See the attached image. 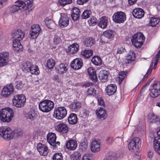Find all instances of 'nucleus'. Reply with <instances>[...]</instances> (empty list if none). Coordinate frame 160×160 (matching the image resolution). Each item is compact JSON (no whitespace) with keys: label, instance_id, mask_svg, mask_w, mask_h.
I'll use <instances>...</instances> for the list:
<instances>
[{"label":"nucleus","instance_id":"obj_6","mask_svg":"<svg viewBox=\"0 0 160 160\" xmlns=\"http://www.w3.org/2000/svg\"><path fill=\"white\" fill-rule=\"evenodd\" d=\"M25 101V97L23 94L16 95L14 96L12 99L13 105L19 108L23 106Z\"/></svg>","mask_w":160,"mask_h":160},{"label":"nucleus","instance_id":"obj_56","mask_svg":"<svg viewBox=\"0 0 160 160\" xmlns=\"http://www.w3.org/2000/svg\"><path fill=\"white\" fill-rule=\"evenodd\" d=\"M24 84L22 81H18L16 86V88L18 89H21L23 88Z\"/></svg>","mask_w":160,"mask_h":160},{"label":"nucleus","instance_id":"obj_17","mask_svg":"<svg viewBox=\"0 0 160 160\" xmlns=\"http://www.w3.org/2000/svg\"><path fill=\"white\" fill-rule=\"evenodd\" d=\"M55 128L57 131L63 134L67 133L68 131V127L64 123H60L58 124Z\"/></svg>","mask_w":160,"mask_h":160},{"label":"nucleus","instance_id":"obj_63","mask_svg":"<svg viewBox=\"0 0 160 160\" xmlns=\"http://www.w3.org/2000/svg\"><path fill=\"white\" fill-rule=\"evenodd\" d=\"M141 158L140 155L137 154H135L133 156V160H139Z\"/></svg>","mask_w":160,"mask_h":160},{"label":"nucleus","instance_id":"obj_2","mask_svg":"<svg viewBox=\"0 0 160 160\" xmlns=\"http://www.w3.org/2000/svg\"><path fill=\"white\" fill-rule=\"evenodd\" d=\"M54 102L50 100L45 99L41 101L39 104V110L44 112H48L54 108Z\"/></svg>","mask_w":160,"mask_h":160},{"label":"nucleus","instance_id":"obj_20","mask_svg":"<svg viewBox=\"0 0 160 160\" xmlns=\"http://www.w3.org/2000/svg\"><path fill=\"white\" fill-rule=\"evenodd\" d=\"M24 36V33L20 30L18 29L12 34V37L14 40L19 41L22 40Z\"/></svg>","mask_w":160,"mask_h":160},{"label":"nucleus","instance_id":"obj_54","mask_svg":"<svg viewBox=\"0 0 160 160\" xmlns=\"http://www.w3.org/2000/svg\"><path fill=\"white\" fill-rule=\"evenodd\" d=\"M53 160H63L62 156L61 153H56L53 156Z\"/></svg>","mask_w":160,"mask_h":160},{"label":"nucleus","instance_id":"obj_38","mask_svg":"<svg viewBox=\"0 0 160 160\" xmlns=\"http://www.w3.org/2000/svg\"><path fill=\"white\" fill-rule=\"evenodd\" d=\"M115 34L114 31L111 30H107L103 32V35L108 38H113Z\"/></svg>","mask_w":160,"mask_h":160},{"label":"nucleus","instance_id":"obj_25","mask_svg":"<svg viewBox=\"0 0 160 160\" xmlns=\"http://www.w3.org/2000/svg\"><path fill=\"white\" fill-rule=\"evenodd\" d=\"M72 11L71 16L72 19L74 21L78 20L80 15V12L79 9L76 7H74L72 9Z\"/></svg>","mask_w":160,"mask_h":160},{"label":"nucleus","instance_id":"obj_24","mask_svg":"<svg viewBox=\"0 0 160 160\" xmlns=\"http://www.w3.org/2000/svg\"><path fill=\"white\" fill-rule=\"evenodd\" d=\"M56 134L53 133H49L47 136V141L49 144L52 146H54L56 142Z\"/></svg>","mask_w":160,"mask_h":160},{"label":"nucleus","instance_id":"obj_48","mask_svg":"<svg viewBox=\"0 0 160 160\" xmlns=\"http://www.w3.org/2000/svg\"><path fill=\"white\" fill-rule=\"evenodd\" d=\"M91 14V12L90 10H86L82 14L81 17L83 19H87L90 17Z\"/></svg>","mask_w":160,"mask_h":160},{"label":"nucleus","instance_id":"obj_7","mask_svg":"<svg viewBox=\"0 0 160 160\" xmlns=\"http://www.w3.org/2000/svg\"><path fill=\"white\" fill-rule=\"evenodd\" d=\"M141 142L139 138L136 137L132 138L128 145L129 150L132 152H135L137 151L140 146Z\"/></svg>","mask_w":160,"mask_h":160},{"label":"nucleus","instance_id":"obj_34","mask_svg":"<svg viewBox=\"0 0 160 160\" xmlns=\"http://www.w3.org/2000/svg\"><path fill=\"white\" fill-rule=\"evenodd\" d=\"M79 45L77 43H74L68 47V52L71 54L76 53L78 50Z\"/></svg>","mask_w":160,"mask_h":160},{"label":"nucleus","instance_id":"obj_47","mask_svg":"<svg viewBox=\"0 0 160 160\" xmlns=\"http://www.w3.org/2000/svg\"><path fill=\"white\" fill-rule=\"evenodd\" d=\"M36 114L33 111H30L26 115V117L27 118L31 120H33L35 118Z\"/></svg>","mask_w":160,"mask_h":160},{"label":"nucleus","instance_id":"obj_5","mask_svg":"<svg viewBox=\"0 0 160 160\" xmlns=\"http://www.w3.org/2000/svg\"><path fill=\"white\" fill-rule=\"evenodd\" d=\"M149 95L152 98H157L160 95V82H154L151 85Z\"/></svg>","mask_w":160,"mask_h":160},{"label":"nucleus","instance_id":"obj_31","mask_svg":"<svg viewBox=\"0 0 160 160\" xmlns=\"http://www.w3.org/2000/svg\"><path fill=\"white\" fill-rule=\"evenodd\" d=\"M108 22V19L106 17H102L100 19V21L98 23V25L102 28H105L107 26Z\"/></svg>","mask_w":160,"mask_h":160},{"label":"nucleus","instance_id":"obj_53","mask_svg":"<svg viewBox=\"0 0 160 160\" xmlns=\"http://www.w3.org/2000/svg\"><path fill=\"white\" fill-rule=\"evenodd\" d=\"M96 91L94 88H88L87 91V94L88 95L94 96L96 94Z\"/></svg>","mask_w":160,"mask_h":160},{"label":"nucleus","instance_id":"obj_46","mask_svg":"<svg viewBox=\"0 0 160 160\" xmlns=\"http://www.w3.org/2000/svg\"><path fill=\"white\" fill-rule=\"evenodd\" d=\"M70 108L73 111H75L81 107V104L79 102H74L70 106Z\"/></svg>","mask_w":160,"mask_h":160},{"label":"nucleus","instance_id":"obj_32","mask_svg":"<svg viewBox=\"0 0 160 160\" xmlns=\"http://www.w3.org/2000/svg\"><path fill=\"white\" fill-rule=\"evenodd\" d=\"M44 21L46 26L48 28L52 29L55 28L56 24L55 22L52 19L47 18Z\"/></svg>","mask_w":160,"mask_h":160},{"label":"nucleus","instance_id":"obj_33","mask_svg":"<svg viewBox=\"0 0 160 160\" xmlns=\"http://www.w3.org/2000/svg\"><path fill=\"white\" fill-rule=\"evenodd\" d=\"M20 41L13 40V47L14 50L18 52L22 51V46L20 42Z\"/></svg>","mask_w":160,"mask_h":160},{"label":"nucleus","instance_id":"obj_52","mask_svg":"<svg viewBox=\"0 0 160 160\" xmlns=\"http://www.w3.org/2000/svg\"><path fill=\"white\" fill-rule=\"evenodd\" d=\"M88 22L90 26L93 25V24L97 23V19L93 16H92L88 21Z\"/></svg>","mask_w":160,"mask_h":160},{"label":"nucleus","instance_id":"obj_18","mask_svg":"<svg viewBox=\"0 0 160 160\" xmlns=\"http://www.w3.org/2000/svg\"><path fill=\"white\" fill-rule=\"evenodd\" d=\"M97 116L99 119H105L107 117L106 111L102 108H98L96 111Z\"/></svg>","mask_w":160,"mask_h":160},{"label":"nucleus","instance_id":"obj_3","mask_svg":"<svg viewBox=\"0 0 160 160\" xmlns=\"http://www.w3.org/2000/svg\"><path fill=\"white\" fill-rule=\"evenodd\" d=\"M131 39L132 44L136 48H139L142 46L145 41V37L141 32L134 34Z\"/></svg>","mask_w":160,"mask_h":160},{"label":"nucleus","instance_id":"obj_41","mask_svg":"<svg viewBox=\"0 0 160 160\" xmlns=\"http://www.w3.org/2000/svg\"><path fill=\"white\" fill-rule=\"evenodd\" d=\"M31 65V63L30 62H27L22 64L21 67L23 71L29 72Z\"/></svg>","mask_w":160,"mask_h":160},{"label":"nucleus","instance_id":"obj_26","mask_svg":"<svg viewBox=\"0 0 160 160\" xmlns=\"http://www.w3.org/2000/svg\"><path fill=\"white\" fill-rule=\"evenodd\" d=\"M135 54L133 51H130L125 59V62L126 64H131L135 59Z\"/></svg>","mask_w":160,"mask_h":160},{"label":"nucleus","instance_id":"obj_36","mask_svg":"<svg viewBox=\"0 0 160 160\" xmlns=\"http://www.w3.org/2000/svg\"><path fill=\"white\" fill-rule=\"evenodd\" d=\"M68 121L71 124H75L77 122L78 119L76 115L74 113H72L68 118Z\"/></svg>","mask_w":160,"mask_h":160},{"label":"nucleus","instance_id":"obj_30","mask_svg":"<svg viewBox=\"0 0 160 160\" xmlns=\"http://www.w3.org/2000/svg\"><path fill=\"white\" fill-rule=\"evenodd\" d=\"M108 72L107 71L105 70H102L99 72L98 78L102 82H106L108 80Z\"/></svg>","mask_w":160,"mask_h":160},{"label":"nucleus","instance_id":"obj_23","mask_svg":"<svg viewBox=\"0 0 160 160\" xmlns=\"http://www.w3.org/2000/svg\"><path fill=\"white\" fill-rule=\"evenodd\" d=\"M117 87L115 85L110 84L108 85L105 89L107 94L110 96L113 94L116 91Z\"/></svg>","mask_w":160,"mask_h":160},{"label":"nucleus","instance_id":"obj_55","mask_svg":"<svg viewBox=\"0 0 160 160\" xmlns=\"http://www.w3.org/2000/svg\"><path fill=\"white\" fill-rule=\"evenodd\" d=\"M61 37L57 35L54 36V42L56 44H58L61 42Z\"/></svg>","mask_w":160,"mask_h":160},{"label":"nucleus","instance_id":"obj_11","mask_svg":"<svg viewBox=\"0 0 160 160\" xmlns=\"http://www.w3.org/2000/svg\"><path fill=\"white\" fill-rule=\"evenodd\" d=\"M40 30L41 28L38 25L34 24L32 25L30 32L31 38L32 39L36 38L39 35Z\"/></svg>","mask_w":160,"mask_h":160},{"label":"nucleus","instance_id":"obj_62","mask_svg":"<svg viewBox=\"0 0 160 160\" xmlns=\"http://www.w3.org/2000/svg\"><path fill=\"white\" fill-rule=\"evenodd\" d=\"M90 155L89 154H86L83 155L82 160H90Z\"/></svg>","mask_w":160,"mask_h":160},{"label":"nucleus","instance_id":"obj_40","mask_svg":"<svg viewBox=\"0 0 160 160\" xmlns=\"http://www.w3.org/2000/svg\"><path fill=\"white\" fill-rule=\"evenodd\" d=\"M92 54L93 51L91 50H85L81 52V54L86 58H89Z\"/></svg>","mask_w":160,"mask_h":160},{"label":"nucleus","instance_id":"obj_16","mask_svg":"<svg viewBox=\"0 0 160 160\" xmlns=\"http://www.w3.org/2000/svg\"><path fill=\"white\" fill-rule=\"evenodd\" d=\"M37 149L40 154L43 156L47 155L49 150L46 145L39 143L37 145Z\"/></svg>","mask_w":160,"mask_h":160},{"label":"nucleus","instance_id":"obj_44","mask_svg":"<svg viewBox=\"0 0 160 160\" xmlns=\"http://www.w3.org/2000/svg\"><path fill=\"white\" fill-rule=\"evenodd\" d=\"M160 21L159 18L152 17L151 18L149 24L150 26L154 27L158 24Z\"/></svg>","mask_w":160,"mask_h":160},{"label":"nucleus","instance_id":"obj_14","mask_svg":"<svg viewBox=\"0 0 160 160\" xmlns=\"http://www.w3.org/2000/svg\"><path fill=\"white\" fill-rule=\"evenodd\" d=\"M90 149L92 152H96L100 151L101 148V142L99 140H93L91 144Z\"/></svg>","mask_w":160,"mask_h":160},{"label":"nucleus","instance_id":"obj_8","mask_svg":"<svg viewBox=\"0 0 160 160\" xmlns=\"http://www.w3.org/2000/svg\"><path fill=\"white\" fill-rule=\"evenodd\" d=\"M67 114L66 108L63 107H60L56 108L54 112V117L58 119H62L65 118Z\"/></svg>","mask_w":160,"mask_h":160},{"label":"nucleus","instance_id":"obj_58","mask_svg":"<svg viewBox=\"0 0 160 160\" xmlns=\"http://www.w3.org/2000/svg\"><path fill=\"white\" fill-rule=\"evenodd\" d=\"M125 51V49L123 47H120L117 49V53L121 54Z\"/></svg>","mask_w":160,"mask_h":160},{"label":"nucleus","instance_id":"obj_49","mask_svg":"<svg viewBox=\"0 0 160 160\" xmlns=\"http://www.w3.org/2000/svg\"><path fill=\"white\" fill-rule=\"evenodd\" d=\"M127 72L124 71H121L119 72L118 78L119 82L120 83H121L124 80Z\"/></svg>","mask_w":160,"mask_h":160},{"label":"nucleus","instance_id":"obj_59","mask_svg":"<svg viewBox=\"0 0 160 160\" xmlns=\"http://www.w3.org/2000/svg\"><path fill=\"white\" fill-rule=\"evenodd\" d=\"M151 122H155L159 121V118L155 116H152L151 118Z\"/></svg>","mask_w":160,"mask_h":160},{"label":"nucleus","instance_id":"obj_57","mask_svg":"<svg viewBox=\"0 0 160 160\" xmlns=\"http://www.w3.org/2000/svg\"><path fill=\"white\" fill-rule=\"evenodd\" d=\"M106 141L108 144H111L113 142L114 139L112 137H108L106 138Z\"/></svg>","mask_w":160,"mask_h":160},{"label":"nucleus","instance_id":"obj_43","mask_svg":"<svg viewBox=\"0 0 160 160\" xmlns=\"http://www.w3.org/2000/svg\"><path fill=\"white\" fill-rule=\"evenodd\" d=\"M55 61L52 59H49L47 60V66L49 69L53 68L55 65Z\"/></svg>","mask_w":160,"mask_h":160},{"label":"nucleus","instance_id":"obj_45","mask_svg":"<svg viewBox=\"0 0 160 160\" xmlns=\"http://www.w3.org/2000/svg\"><path fill=\"white\" fill-rule=\"evenodd\" d=\"M71 157L72 160H79L81 158V154L80 152H76L71 155Z\"/></svg>","mask_w":160,"mask_h":160},{"label":"nucleus","instance_id":"obj_64","mask_svg":"<svg viewBox=\"0 0 160 160\" xmlns=\"http://www.w3.org/2000/svg\"><path fill=\"white\" fill-rule=\"evenodd\" d=\"M89 111L85 110L84 111L83 113V115L84 116H85L86 117H88L89 116Z\"/></svg>","mask_w":160,"mask_h":160},{"label":"nucleus","instance_id":"obj_21","mask_svg":"<svg viewBox=\"0 0 160 160\" xmlns=\"http://www.w3.org/2000/svg\"><path fill=\"white\" fill-rule=\"evenodd\" d=\"M77 146V141L74 140H71L67 141L66 143V148L69 150L75 149Z\"/></svg>","mask_w":160,"mask_h":160},{"label":"nucleus","instance_id":"obj_37","mask_svg":"<svg viewBox=\"0 0 160 160\" xmlns=\"http://www.w3.org/2000/svg\"><path fill=\"white\" fill-rule=\"evenodd\" d=\"M30 71L32 74L38 75L40 73V71L38 67L35 65H31L29 71Z\"/></svg>","mask_w":160,"mask_h":160},{"label":"nucleus","instance_id":"obj_13","mask_svg":"<svg viewBox=\"0 0 160 160\" xmlns=\"http://www.w3.org/2000/svg\"><path fill=\"white\" fill-rule=\"evenodd\" d=\"M69 18L66 13H61V17L59 21V25L61 27L67 26L69 23Z\"/></svg>","mask_w":160,"mask_h":160},{"label":"nucleus","instance_id":"obj_4","mask_svg":"<svg viewBox=\"0 0 160 160\" xmlns=\"http://www.w3.org/2000/svg\"><path fill=\"white\" fill-rule=\"evenodd\" d=\"M14 132L8 127H2L0 128V135L4 139L9 140L14 136Z\"/></svg>","mask_w":160,"mask_h":160},{"label":"nucleus","instance_id":"obj_12","mask_svg":"<svg viewBox=\"0 0 160 160\" xmlns=\"http://www.w3.org/2000/svg\"><path fill=\"white\" fill-rule=\"evenodd\" d=\"M9 53L8 52H2L0 53V67L6 66L9 61Z\"/></svg>","mask_w":160,"mask_h":160},{"label":"nucleus","instance_id":"obj_42","mask_svg":"<svg viewBox=\"0 0 160 160\" xmlns=\"http://www.w3.org/2000/svg\"><path fill=\"white\" fill-rule=\"evenodd\" d=\"M67 65L66 64L62 63L59 65V66L57 68V69L59 73H63L67 70Z\"/></svg>","mask_w":160,"mask_h":160},{"label":"nucleus","instance_id":"obj_29","mask_svg":"<svg viewBox=\"0 0 160 160\" xmlns=\"http://www.w3.org/2000/svg\"><path fill=\"white\" fill-rule=\"evenodd\" d=\"M20 3L21 4L22 6H23L22 7V9L25 10L29 9L31 10L32 9V1L30 0H28L24 2L21 1Z\"/></svg>","mask_w":160,"mask_h":160},{"label":"nucleus","instance_id":"obj_10","mask_svg":"<svg viewBox=\"0 0 160 160\" xmlns=\"http://www.w3.org/2000/svg\"><path fill=\"white\" fill-rule=\"evenodd\" d=\"M126 17L125 13L122 12H117L115 13L112 16L113 20L116 23H123L126 20Z\"/></svg>","mask_w":160,"mask_h":160},{"label":"nucleus","instance_id":"obj_19","mask_svg":"<svg viewBox=\"0 0 160 160\" xmlns=\"http://www.w3.org/2000/svg\"><path fill=\"white\" fill-rule=\"evenodd\" d=\"M132 14L135 18L140 19L144 16V10L142 8H138L133 10Z\"/></svg>","mask_w":160,"mask_h":160},{"label":"nucleus","instance_id":"obj_15","mask_svg":"<svg viewBox=\"0 0 160 160\" xmlns=\"http://www.w3.org/2000/svg\"><path fill=\"white\" fill-rule=\"evenodd\" d=\"M71 67L73 69L78 70L83 66L82 60L81 58H77L73 60L71 63Z\"/></svg>","mask_w":160,"mask_h":160},{"label":"nucleus","instance_id":"obj_27","mask_svg":"<svg viewBox=\"0 0 160 160\" xmlns=\"http://www.w3.org/2000/svg\"><path fill=\"white\" fill-rule=\"evenodd\" d=\"M21 1L18 0L16 1L15 3V4L13 5L10 8V11L12 12H18L20 10L22 9V7L23 6H22L21 4L20 3Z\"/></svg>","mask_w":160,"mask_h":160},{"label":"nucleus","instance_id":"obj_35","mask_svg":"<svg viewBox=\"0 0 160 160\" xmlns=\"http://www.w3.org/2000/svg\"><path fill=\"white\" fill-rule=\"evenodd\" d=\"M95 41L93 38L88 37L84 41V45L86 47H90L94 45Z\"/></svg>","mask_w":160,"mask_h":160},{"label":"nucleus","instance_id":"obj_51","mask_svg":"<svg viewBox=\"0 0 160 160\" xmlns=\"http://www.w3.org/2000/svg\"><path fill=\"white\" fill-rule=\"evenodd\" d=\"M88 143L85 142H82L79 145V149L82 151H85L88 148Z\"/></svg>","mask_w":160,"mask_h":160},{"label":"nucleus","instance_id":"obj_9","mask_svg":"<svg viewBox=\"0 0 160 160\" xmlns=\"http://www.w3.org/2000/svg\"><path fill=\"white\" fill-rule=\"evenodd\" d=\"M14 92V87L11 84H8L3 88L1 95L3 97L7 98L10 97Z\"/></svg>","mask_w":160,"mask_h":160},{"label":"nucleus","instance_id":"obj_60","mask_svg":"<svg viewBox=\"0 0 160 160\" xmlns=\"http://www.w3.org/2000/svg\"><path fill=\"white\" fill-rule=\"evenodd\" d=\"M152 69H149L148 70L146 74L144 76L143 79V80H145V78H147L148 77V75H150L152 72Z\"/></svg>","mask_w":160,"mask_h":160},{"label":"nucleus","instance_id":"obj_50","mask_svg":"<svg viewBox=\"0 0 160 160\" xmlns=\"http://www.w3.org/2000/svg\"><path fill=\"white\" fill-rule=\"evenodd\" d=\"M72 2V0H59L58 3L62 6H64L66 5L71 4Z\"/></svg>","mask_w":160,"mask_h":160},{"label":"nucleus","instance_id":"obj_61","mask_svg":"<svg viewBox=\"0 0 160 160\" xmlns=\"http://www.w3.org/2000/svg\"><path fill=\"white\" fill-rule=\"evenodd\" d=\"M98 102L99 104L100 105L103 106L105 105L103 100L100 97L98 98Z\"/></svg>","mask_w":160,"mask_h":160},{"label":"nucleus","instance_id":"obj_22","mask_svg":"<svg viewBox=\"0 0 160 160\" xmlns=\"http://www.w3.org/2000/svg\"><path fill=\"white\" fill-rule=\"evenodd\" d=\"M153 144L155 151L160 155V138L155 137L153 140Z\"/></svg>","mask_w":160,"mask_h":160},{"label":"nucleus","instance_id":"obj_28","mask_svg":"<svg viewBox=\"0 0 160 160\" xmlns=\"http://www.w3.org/2000/svg\"><path fill=\"white\" fill-rule=\"evenodd\" d=\"M87 71L90 78L92 81H96L97 80V77L95 70L92 67H90L88 69Z\"/></svg>","mask_w":160,"mask_h":160},{"label":"nucleus","instance_id":"obj_1","mask_svg":"<svg viewBox=\"0 0 160 160\" xmlns=\"http://www.w3.org/2000/svg\"><path fill=\"white\" fill-rule=\"evenodd\" d=\"M14 115L13 110L7 108L2 109L0 111V119L3 122H9Z\"/></svg>","mask_w":160,"mask_h":160},{"label":"nucleus","instance_id":"obj_39","mask_svg":"<svg viewBox=\"0 0 160 160\" xmlns=\"http://www.w3.org/2000/svg\"><path fill=\"white\" fill-rule=\"evenodd\" d=\"M92 62L96 66L100 65L102 64V60L100 58L95 56H94L92 59Z\"/></svg>","mask_w":160,"mask_h":160}]
</instances>
